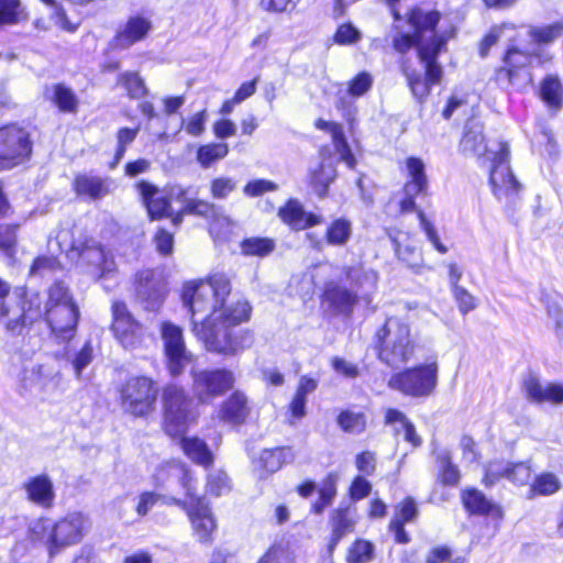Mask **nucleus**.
Instances as JSON below:
<instances>
[{"instance_id": "1", "label": "nucleus", "mask_w": 563, "mask_h": 563, "mask_svg": "<svg viewBox=\"0 0 563 563\" xmlns=\"http://www.w3.org/2000/svg\"><path fill=\"white\" fill-rule=\"evenodd\" d=\"M230 292V280L220 273L206 280L191 282L183 291V301L191 313L196 335L209 351L224 355L236 354L252 342L247 331L236 329L249 320L251 306L239 300L224 307Z\"/></svg>"}, {"instance_id": "2", "label": "nucleus", "mask_w": 563, "mask_h": 563, "mask_svg": "<svg viewBox=\"0 0 563 563\" xmlns=\"http://www.w3.org/2000/svg\"><path fill=\"white\" fill-rule=\"evenodd\" d=\"M89 529L88 517L81 512H71L57 521L49 518L33 521L30 536L46 547L49 556H54L66 548L78 544Z\"/></svg>"}, {"instance_id": "3", "label": "nucleus", "mask_w": 563, "mask_h": 563, "mask_svg": "<svg viewBox=\"0 0 563 563\" xmlns=\"http://www.w3.org/2000/svg\"><path fill=\"white\" fill-rule=\"evenodd\" d=\"M416 341L410 325L400 318H387L374 336L377 358L390 368H400L415 355Z\"/></svg>"}, {"instance_id": "4", "label": "nucleus", "mask_w": 563, "mask_h": 563, "mask_svg": "<svg viewBox=\"0 0 563 563\" xmlns=\"http://www.w3.org/2000/svg\"><path fill=\"white\" fill-rule=\"evenodd\" d=\"M533 57L540 63L551 59L548 54L539 53L534 45H525L519 37L510 41L504 56V66L496 70L495 80L503 89L523 90L532 82L529 65Z\"/></svg>"}, {"instance_id": "5", "label": "nucleus", "mask_w": 563, "mask_h": 563, "mask_svg": "<svg viewBox=\"0 0 563 563\" xmlns=\"http://www.w3.org/2000/svg\"><path fill=\"white\" fill-rule=\"evenodd\" d=\"M186 490L187 499L181 501L173 498L175 505L181 506L190 518L196 538L200 542H209L217 525L208 504L195 493L194 478L191 474L179 465L172 466Z\"/></svg>"}, {"instance_id": "6", "label": "nucleus", "mask_w": 563, "mask_h": 563, "mask_svg": "<svg viewBox=\"0 0 563 563\" xmlns=\"http://www.w3.org/2000/svg\"><path fill=\"white\" fill-rule=\"evenodd\" d=\"M437 384V362L400 369L394 373L387 382L390 389L413 398L430 396Z\"/></svg>"}, {"instance_id": "7", "label": "nucleus", "mask_w": 563, "mask_h": 563, "mask_svg": "<svg viewBox=\"0 0 563 563\" xmlns=\"http://www.w3.org/2000/svg\"><path fill=\"white\" fill-rule=\"evenodd\" d=\"M158 387L146 376L130 377L120 389L121 405L134 417H145L154 411Z\"/></svg>"}, {"instance_id": "8", "label": "nucleus", "mask_w": 563, "mask_h": 563, "mask_svg": "<svg viewBox=\"0 0 563 563\" xmlns=\"http://www.w3.org/2000/svg\"><path fill=\"white\" fill-rule=\"evenodd\" d=\"M191 391L200 404H211L234 387L235 375L227 368L192 369Z\"/></svg>"}, {"instance_id": "9", "label": "nucleus", "mask_w": 563, "mask_h": 563, "mask_svg": "<svg viewBox=\"0 0 563 563\" xmlns=\"http://www.w3.org/2000/svg\"><path fill=\"white\" fill-rule=\"evenodd\" d=\"M489 181L498 200L514 202L521 191V184L516 179L509 166V147L507 143H498L497 151L492 152Z\"/></svg>"}, {"instance_id": "10", "label": "nucleus", "mask_w": 563, "mask_h": 563, "mask_svg": "<svg viewBox=\"0 0 563 563\" xmlns=\"http://www.w3.org/2000/svg\"><path fill=\"white\" fill-rule=\"evenodd\" d=\"M409 24L415 30V34L397 33L393 38V47L400 54L407 53L412 46H417L419 51V43L421 41L430 42L432 36H439L434 32L437 24L440 21V13L438 11H423L422 9H413L409 14Z\"/></svg>"}, {"instance_id": "11", "label": "nucleus", "mask_w": 563, "mask_h": 563, "mask_svg": "<svg viewBox=\"0 0 563 563\" xmlns=\"http://www.w3.org/2000/svg\"><path fill=\"white\" fill-rule=\"evenodd\" d=\"M165 430L172 437L180 435L189 419L190 399L176 385H167L163 391Z\"/></svg>"}, {"instance_id": "12", "label": "nucleus", "mask_w": 563, "mask_h": 563, "mask_svg": "<svg viewBox=\"0 0 563 563\" xmlns=\"http://www.w3.org/2000/svg\"><path fill=\"white\" fill-rule=\"evenodd\" d=\"M112 325L111 330L119 343L129 350L137 349L142 345L145 331L143 325L132 316L123 301L112 303Z\"/></svg>"}, {"instance_id": "13", "label": "nucleus", "mask_w": 563, "mask_h": 563, "mask_svg": "<svg viewBox=\"0 0 563 563\" xmlns=\"http://www.w3.org/2000/svg\"><path fill=\"white\" fill-rule=\"evenodd\" d=\"M31 154L27 133L16 126L0 129V170L23 163Z\"/></svg>"}, {"instance_id": "14", "label": "nucleus", "mask_w": 563, "mask_h": 563, "mask_svg": "<svg viewBox=\"0 0 563 563\" xmlns=\"http://www.w3.org/2000/svg\"><path fill=\"white\" fill-rule=\"evenodd\" d=\"M482 483L485 487L496 485L500 479L506 478L517 486H525L531 478V466L527 462H510L503 459L488 461L484 465Z\"/></svg>"}, {"instance_id": "15", "label": "nucleus", "mask_w": 563, "mask_h": 563, "mask_svg": "<svg viewBox=\"0 0 563 563\" xmlns=\"http://www.w3.org/2000/svg\"><path fill=\"white\" fill-rule=\"evenodd\" d=\"M71 253H76L88 265L89 273L98 278L106 277L115 269L113 256L93 239L73 242Z\"/></svg>"}, {"instance_id": "16", "label": "nucleus", "mask_w": 563, "mask_h": 563, "mask_svg": "<svg viewBox=\"0 0 563 563\" xmlns=\"http://www.w3.org/2000/svg\"><path fill=\"white\" fill-rule=\"evenodd\" d=\"M161 334L168 358V369L172 375H179L191 360V354L185 346L183 330L174 323L165 321L161 325Z\"/></svg>"}, {"instance_id": "17", "label": "nucleus", "mask_w": 563, "mask_h": 563, "mask_svg": "<svg viewBox=\"0 0 563 563\" xmlns=\"http://www.w3.org/2000/svg\"><path fill=\"white\" fill-rule=\"evenodd\" d=\"M136 299L144 310L157 311L165 298L166 287L159 273L145 269L136 275Z\"/></svg>"}, {"instance_id": "18", "label": "nucleus", "mask_w": 563, "mask_h": 563, "mask_svg": "<svg viewBox=\"0 0 563 563\" xmlns=\"http://www.w3.org/2000/svg\"><path fill=\"white\" fill-rule=\"evenodd\" d=\"M408 180L404 186V198L400 200V211L402 213L413 212L418 208L415 198L418 195H426L428 190V178L424 170V164L420 158L409 157L406 161Z\"/></svg>"}, {"instance_id": "19", "label": "nucleus", "mask_w": 563, "mask_h": 563, "mask_svg": "<svg viewBox=\"0 0 563 563\" xmlns=\"http://www.w3.org/2000/svg\"><path fill=\"white\" fill-rule=\"evenodd\" d=\"M113 180L108 176L91 173L77 174L73 181V189L77 197L84 200H101L113 189Z\"/></svg>"}, {"instance_id": "20", "label": "nucleus", "mask_w": 563, "mask_h": 563, "mask_svg": "<svg viewBox=\"0 0 563 563\" xmlns=\"http://www.w3.org/2000/svg\"><path fill=\"white\" fill-rule=\"evenodd\" d=\"M358 516L354 507H339L334 509L329 519L331 537L328 543V552L333 553L339 542L355 530Z\"/></svg>"}, {"instance_id": "21", "label": "nucleus", "mask_w": 563, "mask_h": 563, "mask_svg": "<svg viewBox=\"0 0 563 563\" xmlns=\"http://www.w3.org/2000/svg\"><path fill=\"white\" fill-rule=\"evenodd\" d=\"M448 36H432L430 42L419 43V58L426 68V79L431 85H438L442 78V67L437 63L439 53L444 48Z\"/></svg>"}, {"instance_id": "22", "label": "nucleus", "mask_w": 563, "mask_h": 563, "mask_svg": "<svg viewBox=\"0 0 563 563\" xmlns=\"http://www.w3.org/2000/svg\"><path fill=\"white\" fill-rule=\"evenodd\" d=\"M78 318L79 311L75 303H63L46 309V321L52 331L64 339L73 335Z\"/></svg>"}, {"instance_id": "23", "label": "nucleus", "mask_w": 563, "mask_h": 563, "mask_svg": "<svg viewBox=\"0 0 563 563\" xmlns=\"http://www.w3.org/2000/svg\"><path fill=\"white\" fill-rule=\"evenodd\" d=\"M345 279L350 283L352 290L357 294L361 300L366 303L372 301V295L377 289V273L365 268L363 265L343 267Z\"/></svg>"}, {"instance_id": "24", "label": "nucleus", "mask_w": 563, "mask_h": 563, "mask_svg": "<svg viewBox=\"0 0 563 563\" xmlns=\"http://www.w3.org/2000/svg\"><path fill=\"white\" fill-rule=\"evenodd\" d=\"M136 187L152 220L172 216L169 198L156 186L142 180Z\"/></svg>"}, {"instance_id": "25", "label": "nucleus", "mask_w": 563, "mask_h": 563, "mask_svg": "<svg viewBox=\"0 0 563 563\" xmlns=\"http://www.w3.org/2000/svg\"><path fill=\"white\" fill-rule=\"evenodd\" d=\"M27 499L42 507L51 508L55 500V490L52 479L46 474L30 477L23 483Z\"/></svg>"}, {"instance_id": "26", "label": "nucleus", "mask_w": 563, "mask_h": 563, "mask_svg": "<svg viewBox=\"0 0 563 563\" xmlns=\"http://www.w3.org/2000/svg\"><path fill=\"white\" fill-rule=\"evenodd\" d=\"M151 27V21L146 18L140 15L131 16L113 38V46L121 49L128 48L134 43L142 41Z\"/></svg>"}, {"instance_id": "27", "label": "nucleus", "mask_w": 563, "mask_h": 563, "mask_svg": "<svg viewBox=\"0 0 563 563\" xmlns=\"http://www.w3.org/2000/svg\"><path fill=\"white\" fill-rule=\"evenodd\" d=\"M251 412L247 397L240 390L234 391L220 407L219 417L222 421L238 426L242 424Z\"/></svg>"}, {"instance_id": "28", "label": "nucleus", "mask_w": 563, "mask_h": 563, "mask_svg": "<svg viewBox=\"0 0 563 563\" xmlns=\"http://www.w3.org/2000/svg\"><path fill=\"white\" fill-rule=\"evenodd\" d=\"M278 216L283 222L295 230H305L322 222L320 216L307 213L297 200H289L279 209Z\"/></svg>"}, {"instance_id": "29", "label": "nucleus", "mask_w": 563, "mask_h": 563, "mask_svg": "<svg viewBox=\"0 0 563 563\" xmlns=\"http://www.w3.org/2000/svg\"><path fill=\"white\" fill-rule=\"evenodd\" d=\"M460 146L464 154L473 156L486 155L488 161H490L492 152L497 151V148H487L483 135V126L479 122L474 120L466 123Z\"/></svg>"}, {"instance_id": "30", "label": "nucleus", "mask_w": 563, "mask_h": 563, "mask_svg": "<svg viewBox=\"0 0 563 563\" xmlns=\"http://www.w3.org/2000/svg\"><path fill=\"white\" fill-rule=\"evenodd\" d=\"M324 298L340 313H350L360 299L355 291L333 282L327 285Z\"/></svg>"}, {"instance_id": "31", "label": "nucleus", "mask_w": 563, "mask_h": 563, "mask_svg": "<svg viewBox=\"0 0 563 563\" xmlns=\"http://www.w3.org/2000/svg\"><path fill=\"white\" fill-rule=\"evenodd\" d=\"M295 452L290 446H280L275 449H265L258 456V464L266 473H275L283 465L295 460Z\"/></svg>"}, {"instance_id": "32", "label": "nucleus", "mask_w": 563, "mask_h": 563, "mask_svg": "<svg viewBox=\"0 0 563 563\" xmlns=\"http://www.w3.org/2000/svg\"><path fill=\"white\" fill-rule=\"evenodd\" d=\"M462 500L464 507L472 514L488 515L490 512H496L498 516L501 515L500 508L488 500L482 492L475 488L465 490L462 495Z\"/></svg>"}, {"instance_id": "33", "label": "nucleus", "mask_w": 563, "mask_h": 563, "mask_svg": "<svg viewBox=\"0 0 563 563\" xmlns=\"http://www.w3.org/2000/svg\"><path fill=\"white\" fill-rule=\"evenodd\" d=\"M528 35L532 41L531 45L540 51L538 45L550 44L563 35V20L543 26H531Z\"/></svg>"}, {"instance_id": "34", "label": "nucleus", "mask_w": 563, "mask_h": 563, "mask_svg": "<svg viewBox=\"0 0 563 563\" xmlns=\"http://www.w3.org/2000/svg\"><path fill=\"white\" fill-rule=\"evenodd\" d=\"M561 478L552 472L538 474L530 485L532 496H552L562 488Z\"/></svg>"}, {"instance_id": "35", "label": "nucleus", "mask_w": 563, "mask_h": 563, "mask_svg": "<svg viewBox=\"0 0 563 563\" xmlns=\"http://www.w3.org/2000/svg\"><path fill=\"white\" fill-rule=\"evenodd\" d=\"M325 241L332 246H344L352 236V222L345 218L333 220L327 231Z\"/></svg>"}, {"instance_id": "36", "label": "nucleus", "mask_w": 563, "mask_h": 563, "mask_svg": "<svg viewBox=\"0 0 563 563\" xmlns=\"http://www.w3.org/2000/svg\"><path fill=\"white\" fill-rule=\"evenodd\" d=\"M240 247L245 256L266 257L275 251L276 242L271 238L252 236L244 239Z\"/></svg>"}, {"instance_id": "37", "label": "nucleus", "mask_w": 563, "mask_h": 563, "mask_svg": "<svg viewBox=\"0 0 563 563\" xmlns=\"http://www.w3.org/2000/svg\"><path fill=\"white\" fill-rule=\"evenodd\" d=\"M435 460L439 465V476L445 485H456L460 479V471L455 464L452 463L451 453L448 450H433Z\"/></svg>"}, {"instance_id": "38", "label": "nucleus", "mask_w": 563, "mask_h": 563, "mask_svg": "<svg viewBox=\"0 0 563 563\" xmlns=\"http://www.w3.org/2000/svg\"><path fill=\"white\" fill-rule=\"evenodd\" d=\"M181 448L194 462L208 466L212 462V454L207 444L198 438H183Z\"/></svg>"}, {"instance_id": "39", "label": "nucleus", "mask_w": 563, "mask_h": 563, "mask_svg": "<svg viewBox=\"0 0 563 563\" xmlns=\"http://www.w3.org/2000/svg\"><path fill=\"white\" fill-rule=\"evenodd\" d=\"M49 98L63 112H76L78 108V99L70 88L64 85H54L51 89H47Z\"/></svg>"}, {"instance_id": "40", "label": "nucleus", "mask_w": 563, "mask_h": 563, "mask_svg": "<svg viewBox=\"0 0 563 563\" xmlns=\"http://www.w3.org/2000/svg\"><path fill=\"white\" fill-rule=\"evenodd\" d=\"M540 95L551 108H560L562 103V84L554 75L547 76L541 82Z\"/></svg>"}, {"instance_id": "41", "label": "nucleus", "mask_w": 563, "mask_h": 563, "mask_svg": "<svg viewBox=\"0 0 563 563\" xmlns=\"http://www.w3.org/2000/svg\"><path fill=\"white\" fill-rule=\"evenodd\" d=\"M229 153L228 144L225 143H209L202 145L197 151L198 163L207 168L217 161L224 158Z\"/></svg>"}, {"instance_id": "42", "label": "nucleus", "mask_w": 563, "mask_h": 563, "mask_svg": "<svg viewBox=\"0 0 563 563\" xmlns=\"http://www.w3.org/2000/svg\"><path fill=\"white\" fill-rule=\"evenodd\" d=\"M335 173L331 166L320 164L317 169L310 172L309 181L319 196L327 194L328 187L334 179Z\"/></svg>"}, {"instance_id": "43", "label": "nucleus", "mask_w": 563, "mask_h": 563, "mask_svg": "<svg viewBox=\"0 0 563 563\" xmlns=\"http://www.w3.org/2000/svg\"><path fill=\"white\" fill-rule=\"evenodd\" d=\"M401 70L416 98L422 99L429 95L432 85L429 84L426 78L423 79L416 70L410 69L405 60L401 63Z\"/></svg>"}, {"instance_id": "44", "label": "nucleus", "mask_w": 563, "mask_h": 563, "mask_svg": "<svg viewBox=\"0 0 563 563\" xmlns=\"http://www.w3.org/2000/svg\"><path fill=\"white\" fill-rule=\"evenodd\" d=\"M118 82L124 87L132 99H140L147 93L143 79L136 73L126 71L121 74Z\"/></svg>"}, {"instance_id": "45", "label": "nucleus", "mask_w": 563, "mask_h": 563, "mask_svg": "<svg viewBox=\"0 0 563 563\" xmlns=\"http://www.w3.org/2000/svg\"><path fill=\"white\" fill-rule=\"evenodd\" d=\"M172 195L183 200L184 212L188 214L208 216L213 209V205L208 201L185 198L186 191L181 188L173 189Z\"/></svg>"}, {"instance_id": "46", "label": "nucleus", "mask_w": 563, "mask_h": 563, "mask_svg": "<svg viewBox=\"0 0 563 563\" xmlns=\"http://www.w3.org/2000/svg\"><path fill=\"white\" fill-rule=\"evenodd\" d=\"M258 563H296V559L288 545L278 543L272 545Z\"/></svg>"}, {"instance_id": "47", "label": "nucleus", "mask_w": 563, "mask_h": 563, "mask_svg": "<svg viewBox=\"0 0 563 563\" xmlns=\"http://www.w3.org/2000/svg\"><path fill=\"white\" fill-rule=\"evenodd\" d=\"M374 547L365 540H356L349 549L347 563H368L373 559Z\"/></svg>"}, {"instance_id": "48", "label": "nucleus", "mask_w": 563, "mask_h": 563, "mask_svg": "<svg viewBox=\"0 0 563 563\" xmlns=\"http://www.w3.org/2000/svg\"><path fill=\"white\" fill-rule=\"evenodd\" d=\"M338 424L351 433H360L365 429L366 420L363 413L343 411L338 417Z\"/></svg>"}, {"instance_id": "49", "label": "nucleus", "mask_w": 563, "mask_h": 563, "mask_svg": "<svg viewBox=\"0 0 563 563\" xmlns=\"http://www.w3.org/2000/svg\"><path fill=\"white\" fill-rule=\"evenodd\" d=\"M419 514L417 504L413 498L407 497L401 503L395 506V515L391 520H397L405 525L413 521Z\"/></svg>"}, {"instance_id": "50", "label": "nucleus", "mask_w": 563, "mask_h": 563, "mask_svg": "<svg viewBox=\"0 0 563 563\" xmlns=\"http://www.w3.org/2000/svg\"><path fill=\"white\" fill-rule=\"evenodd\" d=\"M415 212L418 214V219L420 221V227L426 233L429 242L434 246V249L441 253L445 254L448 252V247L440 241V236L434 228V225L427 219L424 212L420 209H417Z\"/></svg>"}, {"instance_id": "51", "label": "nucleus", "mask_w": 563, "mask_h": 563, "mask_svg": "<svg viewBox=\"0 0 563 563\" xmlns=\"http://www.w3.org/2000/svg\"><path fill=\"white\" fill-rule=\"evenodd\" d=\"M208 492L214 496H221L230 490V481L222 471H214L209 474L207 483Z\"/></svg>"}, {"instance_id": "52", "label": "nucleus", "mask_w": 563, "mask_h": 563, "mask_svg": "<svg viewBox=\"0 0 563 563\" xmlns=\"http://www.w3.org/2000/svg\"><path fill=\"white\" fill-rule=\"evenodd\" d=\"M139 133V128L130 129L122 128L117 133L118 148L114 155V164H118L125 154L126 147L135 140Z\"/></svg>"}, {"instance_id": "53", "label": "nucleus", "mask_w": 563, "mask_h": 563, "mask_svg": "<svg viewBox=\"0 0 563 563\" xmlns=\"http://www.w3.org/2000/svg\"><path fill=\"white\" fill-rule=\"evenodd\" d=\"M20 0H0V24H14L20 13Z\"/></svg>"}, {"instance_id": "54", "label": "nucleus", "mask_w": 563, "mask_h": 563, "mask_svg": "<svg viewBox=\"0 0 563 563\" xmlns=\"http://www.w3.org/2000/svg\"><path fill=\"white\" fill-rule=\"evenodd\" d=\"M372 85L373 77L371 74L360 73L349 82L347 93L352 97H361L371 89Z\"/></svg>"}, {"instance_id": "55", "label": "nucleus", "mask_w": 563, "mask_h": 563, "mask_svg": "<svg viewBox=\"0 0 563 563\" xmlns=\"http://www.w3.org/2000/svg\"><path fill=\"white\" fill-rule=\"evenodd\" d=\"M63 303H75L71 299V296L68 292L67 287L58 282L55 283L48 291V300L46 303V309L52 308L53 306H62Z\"/></svg>"}, {"instance_id": "56", "label": "nucleus", "mask_w": 563, "mask_h": 563, "mask_svg": "<svg viewBox=\"0 0 563 563\" xmlns=\"http://www.w3.org/2000/svg\"><path fill=\"white\" fill-rule=\"evenodd\" d=\"M236 187L234 179L230 177H218L211 181L210 191L216 199H225Z\"/></svg>"}, {"instance_id": "57", "label": "nucleus", "mask_w": 563, "mask_h": 563, "mask_svg": "<svg viewBox=\"0 0 563 563\" xmlns=\"http://www.w3.org/2000/svg\"><path fill=\"white\" fill-rule=\"evenodd\" d=\"M278 186L273 183L272 180L267 179H255L252 181H249L244 188L243 191L249 197H258L264 195L268 191H275L277 190Z\"/></svg>"}, {"instance_id": "58", "label": "nucleus", "mask_w": 563, "mask_h": 563, "mask_svg": "<svg viewBox=\"0 0 563 563\" xmlns=\"http://www.w3.org/2000/svg\"><path fill=\"white\" fill-rule=\"evenodd\" d=\"M523 389L528 399L534 402H543L545 385L536 376H528L523 382Z\"/></svg>"}, {"instance_id": "59", "label": "nucleus", "mask_w": 563, "mask_h": 563, "mask_svg": "<svg viewBox=\"0 0 563 563\" xmlns=\"http://www.w3.org/2000/svg\"><path fill=\"white\" fill-rule=\"evenodd\" d=\"M332 142L335 151L340 154V157L350 168H353L355 165V158L350 150V146L345 140L343 128L340 130L339 135L332 136Z\"/></svg>"}, {"instance_id": "60", "label": "nucleus", "mask_w": 563, "mask_h": 563, "mask_svg": "<svg viewBox=\"0 0 563 563\" xmlns=\"http://www.w3.org/2000/svg\"><path fill=\"white\" fill-rule=\"evenodd\" d=\"M389 236L394 243L395 252L398 257L411 267L419 266L421 260L420 253L411 246L401 247L396 238H393L390 234Z\"/></svg>"}, {"instance_id": "61", "label": "nucleus", "mask_w": 563, "mask_h": 563, "mask_svg": "<svg viewBox=\"0 0 563 563\" xmlns=\"http://www.w3.org/2000/svg\"><path fill=\"white\" fill-rule=\"evenodd\" d=\"M92 357V346L90 342H86L73 360V367L77 378H80L82 369L91 363Z\"/></svg>"}, {"instance_id": "62", "label": "nucleus", "mask_w": 563, "mask_h": 563, "mask_svg": "<svg viewBox=\"0 0 563 563\" xmlns=\"http://www.w3.org/2000/svg\"><path fill=\"white\" fill-rule=\"evenodd\" d=\"M207 121V111L202 110L200 112L191 115L186 122H183L185 131L192 136H199L205 131V124Z\"/></svg>"}, {"instance_id": "63", "label": "nucleus", "mask_w": 563, "mask_h": 563, "mask_svg": "<svg viewBox=\"0 0 563 563\" xmlns=\"http://www.w3.org/2000/svg\"><path fill=\"white\" fill-rule=\"evenodd\" d=\"M453 294L457 301L459 309L463 314H466L476 308L475 298L464 287H455V289H453Z\"/></svg>"}, {"instance_id": "64", "label": "nucleus", "mask_w": 563, "mask_h": 563, "mask_svg": "<svg viewBox=\"0 0 563 563\" xmlns=\"http://www.w3.org/2000/svg\"><path fill=\"white\" fill-rule=\"evenodd\" d=\"M339 481V475L336 473H329L327 477L322 481L319 488L320 499H324L325 501L332 503L333 498L336 495V484Z\"/></svg>"}]
</instances>
